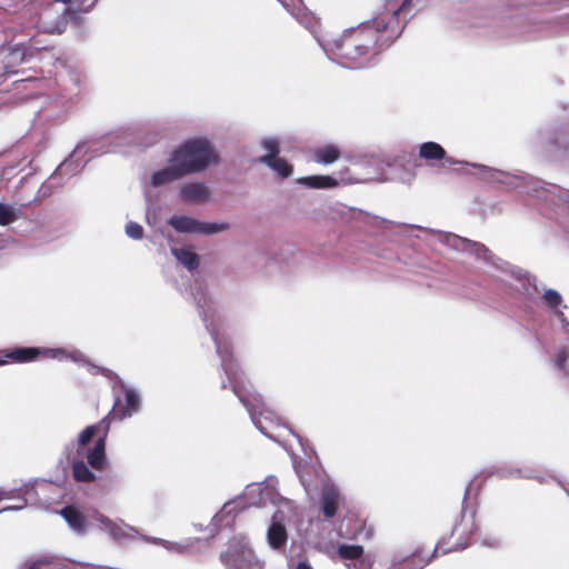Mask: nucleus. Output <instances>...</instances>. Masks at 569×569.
<instances>
[{
	"mask_svg": "<svg viewBox=\"0 0 569 569\" xmlns=\"http://www.w3.org/2000/svg\"><path fill=\"white\" fill-rule=\"evenodd\" d=\"M172 254L180 261L186 268L190 271L196 270L199 267V257L197 253L184 249V248H174L171 250Z\"/></svg>",
	"mask_w": 569,
	"mask_h": 569,
	"instance_id": "23",
	"label": "nucleus"
},
{
	"mask_svg": "<svg viewBox=\"0 0 569 569\" xmlns=\"http://www.w3.org/2000/svg\"><path fill=\"white\" fill-rule=\"evenodd\" d=\"M386 18L376 17L371 24L347 29L332 41L331 51L340 61L353 68L362 58L376 54L385 44L382 34L389 31Z\"/></svg>",
	"mask_w": 569,
	"mask_h": 569,
	"instance_id": "1",
	"label": "nucleus"
},
{
	"mask_svg": "<svg viewBox=\"0 0 569 569\" xmlns=\"http://www.w3.org/2000/svg\"><path fill=\"white\" fill-rule=\"evenodd\" d=\"M16 490H2L0 489V502L7 499H14Z\"/></svg>",
	"mask_w": 569,
	"mask_h": 569,
	"instance_id": "35",
	"label": "nucleus"
},
{
	"mask_svg": "<svg viewBox=\"0 0 569 569\" xmlns=\"http://www.w3.org/2000/svg\"><path fill=\"white\" fill-rule=\"evenodd\" d=\"M100 523H102L106 529L110 532L113 539L119 540L124 536L123 528L112 522L108 517L102 513L97 512L96 518Z\"/></svg>",
	"mask_w": 569,
	"mask_h": 569,
	"instance_id": "26",
	"label": "nucleus"
},
{
	"mask_svg": "<svg viewBox=\"0 0 569 569\" xmlns=\"http://www.w3.org/2000/svg\"><path fill=\"white\" fill-rule=\"evenodd\" d=\"M295 569H313L307 560H300L297 562Z\"/></svg>",
	"mask_w": 569,
	"mask_h": 569,
	"instance_id": "36",
	"label": "nucleus"
},
{
	"mask_svg": "<svg viewBox=\"0 0 569 569\" xmlns=\"http://www.w3.org/2000/svg\"><path fill=\"white\" fill-rule=\"evenodd\" d=\"M27 506V499L24 497H18V502H14V505L4 506L0 509V512L3 511H13V510H21Z\"/></svg>",
	"mask_w": 569,
	"mask_h": 569,
	"instance_id": "33",
	"label": "nucleus"
},
{
	"mask_svg": "<svg viewBox=\"0 0 569 569\" xmlns=\"http://www.w3.org/2000/svg\"><path fill=\"white\" fill-rule=\"evenodd\" d=\"M480 250L481 251H487L488 249L482 244V246H480Z\"/></svg>",
	"mask_w": 569,
	"mask_h": 569,
	"instance_id": "39",
	"label": "nucleus"
},
{
	"mask_svg": "<svg viewBox=\"0 0 569 569\" xmlns=\"http://www.w3.org/2000/svg\"><path fill=\"white\" fill-rule=\"evenodd\" d=\"M72 477L77 482H93L96 481V475L88 468L82 460H74L72 462Z\"/></svg>",
	"mask_w": 569,
	"mask_h": 569,
	"instance_id": "24",
	"label": "nucleus"
},
{
	"mask_svg": "<svg viewBox=\"0 0 569 569\" xmlns=\"http://www.w3.org/2000/svg\"><path fill=\"white\" fill-rule=\"evenodd\" d=\"M281 4L302 24L313 29L319 24L318 19L308 12L302 0H279Z\"/></svg>",
	"mask_w": 569,
	"mask_h": 569,
	"instance_id": "11",
	"label": "nucleus"
},
{
	"mask_svg": "<svg viewBox=\"0 0 569 569\" xmlns=\"http://www.w3.org/2000/svg\"><path fill=\"white\" fill-rule=\"evenodd\" d=\"M420 158L426 161L442 160L446 158V150L437 142H425L419 148Z\"/></svg>",
	"mask_w": 569,
	"mask_h": 569,
	"instance_id": "22",
	"label": "nucleus"
},
{
	"mask_svg": "<svg viewBox=\"0 0 569 569\" xmlns=\"http://www.w3.org/2000/svg\"><path fill=\"white\" fill-rule=\"evenodd\" d=\"M169 161L178 162L189 176L216 163L218 154L206 139H190L171 152Z\"/></svg>",
	"mask_w": 569,
	"mask_h": 569,
	"instance_id": "4",
	"label": "nucleus"
},
{
	"mask_svg": "<svg viewBox=\"0 0 569 569\" xmlns=\"http://www.w3.org/2000/svg\"><path fill=\"white\" fill-rule=\"evenodd\" d=\"M18 219V211L10 204L0 202V226H8Z\"/></svg>",
	"mask_w": 569,
	"mask_h": 569,
	"instance_id": "28",
	"label": "nucleus"
},
{
	"mask_svg": "<svg viewBox=\"0 0 569 569\" xmlns=\"http://www.w3.org/2000/svg\"><path fill=\"white\" fill-rule=\"evenodd\" d=\"M339 493L332 488L325 489L321 495V510L326 518H332L338 510Z\"/></svg>",
	"mask_w": 569,
	"mask_h": 569,
	"instance_id": "20",
	"label": "nucleus"
},
{
	"mask_svg": "<svg viewBox=\"0 0 569 569\" xmlns=\"http://www.w3.org/2000/svg\"><path fill=\"white\" fill-rule=\"evenodd\" d=\"M312 156L317 163L331 164L340 158L341 151L335 144H326L315 149Z\"/></svg>",
	"mask_w": 569,
	"mask_h": 569,
	"instance_id": "19",
	"label": "nucleus"
},
{
	"mask_svg": "<svg viewBox=\"0 0 569 569\" xmlns=\"http://www.w3.org/2000/svg\"><path fill=\"white\" fill-rule=\"evenodd\" d=\"M543 300L549 307L556 308L561 305L562 297L558 291L553 289H547L543 293Z\"/></svg>",
	"mask_w": 569,
	"mask_h": 569,
	"instance_id": "31",
	"label": "nucleus"
},
{
	"mask_svg": "<svg viewBox=\"0 0 569 569\" xmlns=\"http://www.w3.org/2000/svg\"><path fill=\"white\" fill-rule=\"evenodd\" d=\"M567 357H568V356H567V352H566L565 350L559 351V353L557 355V358H556V360H555L556 366H557L558 368H563V367H565V363H566V361H567Z\"/></svg>",
	"mask_w": 569,
	"mask_h": 569,
	"instance_id": "34",
	"label": "nucleus"
},
{
	"mask_svg": "<svg viewBox=\"0 0 569 569\" xmlns=\"http://www.w3.org/2000/svg\"><path fill=\"white\" fill-rule=\"evenodd\" d=\"M478 477L472 479L466 488L462 501V510L460 519L453 525L449 536L442 537L436 545V551L440 553H449L466 549L473 540L477 533L478 526L476 523V511L472 510L469 515L466 513V501L470 498L473 486L477 483Z\"/></svg>",
	"mask_w": 569,
	"mask_h": 569,
	"instance_id": "3",
	"label": "nucleus"
},
{
	"mask_svg": "<svg viewBox=\"0 0 569 569\" xmlns=\"http://www.w3.org/2000/svg\"><path fill=\"white\" fill-rule=\"evenodd\" d=\"M298 182L312 189H329L338 186V181L330 176L302 177Z\"/></svg>",
	"mask_w": 569,
	"mask_h": 569,
	"instance_id": "21",
	"label": "nucleus"
},
{
	"mask_svg": "<svg viewBox=\"0 0 569 569\" xmlns=\"http://www.w3.org/2000/svg\"><path fill=\"white\" fill-rule=\"evenodd\" d=\"M69 528L79 536L86 535L90 521L89 516L78 505H67L58 511Z\"/></svg>",
	"mask_w": 569,
	"mask_h": 569,
	"instance_id": "8",
	"label": "nucleus"
},
{
	"mask_svg": "<svg viewBox=\"0 0 569 569\" xmlns=\"http://www.w3.org/2000/svg\"><path fill=\"white\" fill-rule=\"evenodd\" d=\"M262 146L266 149L267 153L259 158L260 162L264 163V162L271 161L272 159L277 158V156L279 153V144L276 140H273V139L264 140Z\"/></svg>",
	"mask_w": 569,
	"mask_h": 569,
	"instance_id": "29",
	"label": "nucleus"
},
{
	"mask_svg": "<svg viewBox=\"0 0 569 569\" xmlns=\"http://www.w3.org/2000/svg\"><path fill=\"white\" fill-rule=\"evenodd\" d=\"M264 163L278 172L282 178H287L292 173V166L283 158H274Z\"/></svg>",
	"mask_w": 569,
	"mask_h": 569,
	"instance_id": "27",
	"label": "nucleus"
},
{
	"mask_svg": "<svg viewBox=\"0 0 569 569\" xmlns=\"http://www.w3.org/2000/svg\"><path fill=\"white\" fill-rule=\"evenodd\" d=\"M66 356L62 349H42L37 347H20L11 350H0V366L8 362H31L39 357L62 359Z\"/></svg>",
	"mask_w": 569,
	"mask_h": 569,
	"instance_id": "5",
	"label": "nucleus"
},
{
	"mask_svg": "<svg viewBox=\"0 0 569 569\" xmlns=\"http://www.w3.org/2000/svg\"><path fill=\"white\" fill-rule=\"evenodd\" d=\"M268 542L273 549L282 548L287 540L288 533L284 525L278 520V513H276L272 518V522L268 529Z\"/></svg>",
	"mask_w": 569,
	"mask_h": 569,
	"instance_id": "16",
	"label": "nucleus"
},
{
	"mask_svg": "<svg viewBox=\"0 0 569 569\" xmlns=\"http://www.w3.org/2000/svg\"><path fill=\"white\" fill-rule=\"evenodd\" d=\"M180 196L186 201L202 202L208 199L209 190L203 183L189 182L181 186Z\"/></svg>",
	"mask_w": 569,
	"mask_h": 569,
	"instance_id": "17",
	"label": "nucleus"
},
{
	"mask_svg": "<svg viewBox=\"0 0 569 569\" xmlns=\"http://www.w3.org/2000/svg\"><path fill=\"white\" fill-rule=\"evenodd\" d=\"M168 223L179 232L212 234L224 231L228 223L201 222L187 216H173Z\"/></svg>",
	"mask_w": 569,
	"mask_h": 569,
	"instance_id": "6",
	"label": "nucleus"
},
{
	"mask_svg": "<svg viewBox=\"0 0 569 569\" xmlns=\"http://www.w3.org/2000/svg\"><path fill=\"white\" fill-rule=\"evenodd\" d=\"M140 408V398L138 393L130 388H124L123 399L118 398L114 401L112 410L107 415L110 419L122 420L131 417Z\"/></svg>",
	"mask_w": 569,
	"mask_h": 569,
	"instance_id": "7",
	"label": "nucleus"
},
{
	"mask_svg": "<svg viewBox=\"0 0 569 569\" xmlns=\"http://www.w3.org/2000/svg\"><path fill=\"white\" fill-rule=\"evenodd\" d=\"M170 166L154 172L151 177V183L154 187H159L172 181L180 180L188 176L183 168L178 162L169 161Z\"/></svg>",
	"mask_w": 569,
	"mask_h": 569,
	"instance_id": "14",
	"label": "nucleus"
},
{
	"mask_svg": "<svg viewBox=\"0 0 569 569\" xmlns=\"http://www.w3.org/2000/svg\"><path fill=\"white\" fill-rule=\"evenodd\" d=\"M337 553L340 559L353 561L356 558H360L365 553V549L360 545H339Z\"/></svg>",
	"mask_w": 569,
	"mask_h": 569,
	"instance_id": "25",
	"label": "nucleus"
},
{
	"mask_svg": "<svg viewBox=\"0 0 569 569\" xmlns=\"http://www.w3.org/2000/svg\"><path fill=\"white\" fill-rule=\"evenodd\" d=\"M44 562L41 560H34L27 565L26 569H40Z\"/></svg>",
	"mask_w": 569,
	"mask_h": 569,
	"instance_id": "37",
	"label": "nucleus"
},
{
	"mask_svg": "<svg viewBox=\"0 0 569 569\" xmlns=\"http://www.w3.org/2000/svg\"><path fill=\"white\" fill-rule=\"evenodd\" d=\"M438 552L436 548L430 555L416 550L402 560L392 562L389 569H423Z\"/></svg>",
	"mask_w": 569,
	"mask_h": 569,
	"instance_id": "12",
	"label": "nucleus"
},
{
	"mask_svg": "<svg viewBox=\"0 0 569 569\" xmlns=\"http://www.w3.org/2000/svg\"><path fill=\"white\" fill-rule=\"evenodd\" d=\"M214 340H217V337H214ZM216 342H217V352L221 353V346L218 341H216Z\"/></svg>",
	"mask_w": 569,
	"mask_h": 569,
	"instance_id": "38",
	"label": "nucleus"
},
{
	"mask_svg": "<svg viewBox=\"0 0 569 569\" xmlns=\"http://www.w3.org/2000/svg\"><path fill=\"white\" fill-rule=\"evenodd\" d=\"M86 458L92 469L97 471L104 470L108 466L106 441L103 439H96L94 446L88 450Z\"/></svg>",
	"mask_w": 569,
	"mask_h": 569,
	"instance_id": "15",
	"label": "nucleus"
},
{
	"mask_svg": "<svg viewBox=\"0 0 569 569\" xmlns=\"http://www.w3.org/2000/svg\"><path fill=\"white\" fill-rule=\"evenodd\" d=\"M222 357V369L228 377L229 382H222L221 388L227 389L231 388L233 393L238 397V399L242 402V405L249 411L252 421L257 426V428L269 436V429L273 425H278V418L270 411L264 408V402L260 395H247L244 392L243 387L238 381V366L233 362L231 357L221 356Z\"/></svg>",
	"mask_w": 569,
	"mask_h": 569,
	"instance_id": "2",
	"label": "nucleus"
},
{
	"mask_svg": "<svg viewBox=\"0 0 569 569\" xmlns=\"http://www.w3.org/2000/svg\"><path fill=\"white\" fill-rule=\"evenodd\" d=\"M546 150L550 153L562 152L569 161V128L557 131L553 137L548 140Z\"/></svg>",
	"mask_w": 569,
	"mask_h": 569,
	"instance_id": "18",
	"label": "nucleus"
},
{
	"mask_svg": "<svg viewBox=\"0 0 569 569\" xmlns=\"http://www.w3.org/2000/svg\"><path fill=\"white\" fill-rule=\"evenodd\" d=\"M126 233L131 239L140 240L143 237V228L139 223L130 221L126 226Z\"/></svg>",
	"mask_w": 569,
	"mask_h": 569,
	"instance_id": "32",
	"label": "nucleus"
},
{
	"mask_svg": "<svg viewBox=\"0 0 569 569\" xmlns=\"http://www.w3.org/2000/svg\"><path fill=\"white\" fill-rule=\"evenodd\" d=\"M412 6H413L412 0H403L402 3L400 4V7L395 9L393 1H392L391 4L389 7H387L388 9L391 10V14L381 13L378 16V17L386 18V22L390 23L388 32H390L391 34L388 37V39H391V38L400 34V32L402 31V29L405 27V23L403 24L400 23L399 17H400V14H403V16L409 14L412 10Z\"/></svg>",
	"mask_w": 569,
	"mask_h": 569,
	"instance_id": "10",
	"label": "nucleus"
},
{
	"mask_svg": "<svg viewBox=\"0 0 569 569\" xmlns=\"http://www.w3.org/2000/svg\"><path fill=\"white\" fill-rule=\"evenodd\" d=\"M346 567L348 569H372L373 559L370 555H362L360 558H356L351 562H347Z\"/></svg>",
	"mask_w": 569,
	"mask_h": 569,
	"instance_id": "30",
	"label": "nucleus"
},
{
	"mask_svg": "<svg viewBox=\"0 0 569 569\" xmlns=\"http://www.w3.org/2000/svg\"><path fill=\"white\" fill-rule=\"evenodd\" d=\"M221 560L229 569H263V563L251 552L221 555Z\"/></svg>",
	"mask_w": 569,
	"mask_h": 569,
	"instance_id": "9",
	"label": "nucleus"
},
{
	"mask_svg": "<svg viewBox=\"0 0 569 569\" xmlns=\"http://www.w3.org/2000/svg\"><path fill=\"white\" fill-rule=\"evenodd\" d=\"M109 428H110L109 416H106L103 419H101L96 425L86 427L79 433V437H78L79 446L88 445L93 439V437H97V439H103V441H106V438L109 432Z\"/></svg>",
	"mask_w": 569,
	"mask_h": 569,
	"instance_id": "13",
	"label": "nucleus"
}]
</instances>
